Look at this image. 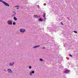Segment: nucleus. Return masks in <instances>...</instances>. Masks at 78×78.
I'll use <instances>...</instances> for the list:
<instances>
[{
	"mask_svg": "<svg viewBox=\"0 0 78 78\" xmlns=\"http://www.w3.org/2000/svg\"><path fill=\"white\" fill-rule=\"evenodd\" d=\"M73 32H74L75 33H77V31H74Z\"/></svg>",
	"mask_w": 78,
	"mask_h": 78,
	"instance_id": "18",
	"label": "nucleus"
},
{
	"mask_svg": "<svg viewBox=\"0 0 78 78\" xmlns=\"http://www.w3.org/2000/svg\"><path fill=\"white\" fill-rule=\"evenodd\" d=\"M44 19H45V20H46V18H44Z\"/></svg>",
	"mask_w": 78,
	"mask_h": 78,
	"instance_id": "24",
	"label": "nucleus"
},
{
	"mask_svg": "<svg viewBox=\"0 0 78 78\" xmlns=\"http://www.w3.org/2000/svg\"><path fill=\"white\" fill-rule=\"evenodd\" d=\"M43 48V49H45V47H43V48Z\"/></svg>",
	"mask_w": 78,
	"mask_h": 78,
	"instance_id": "20",
	"label": "nucleus"
},
{
	"mask_svg": "<svg viewBox=\"0 0 78 78\" xmlns=\"http://www.w3.org/2000/svg\"><path fill=\"white\" fill-rule=\"evenodd\" d=\"M32 74L34 73V71H32L31 73H30V75H31V76L32 75Z\"/></svg>",
	"mask_w": 78,
	"mask_h": 78,
	"instance_id": "10",
	"label": "nucleus"
},
{
	"mask_svg": "<svg viewBox=\"0 0 78 78\" xmlns=\"http://www.w3.org/2000/svg\"><path fill=\"white\" fill-rule=\"evenodd\" d=\"M16 15V13L15 11H13V14H12V17H15Z\"/></svg>",
	"mask_w": 78,
	"mask_h": 78,
	"instance_id": "5",
	"label": "nucleus"
},
{
	"mask_svg": "<svg viewBox=\"0 0 78 78\" xmlns=\"http://www.w3.org/2000/svg\"><path fill=\"white\" fill-rule=\"evenodd\" d=\"M69 56H70L71 57H72L73 56L72 55H70V54H69Z\"/></svg>",
	"mask_w": 78,
	"mask_h": 78,
	"instance_id": "17",
	"label": "nucleus"
},
{
	"mask_svg": "<svg viewBox=\"0 0 78 78\" xmlns=\"http://www.w3.org/2000/svg\"><path fill=\"white\" fill-rule=\"evenodd\" d=\"M38 21H40L41 22H42V21H43V20L41 18H40L38 19Z\"/></svg>",
	"mask_w": 78,
	"mask_h": 78,
	"instance_id": "11",
	"label": "nucleus"
},
{
	"mask_svg": "<svg viewBox=\"0 0 78 78\" xmlns=\"http://www.w3.org/2000/svg\"><path fill=\"white\" fill-rule=\"evenodd\" d=\"M25 29H20V32L21 33H24V32H25Z\"/></svg>",
	"mask_w": 78,
	"mask_h": 78,
	"instance_id": "4",
	"label": "nucleus"
},
{
	"mask_svg": "<svg viewBox=\"0 0 78 78\" xmlns=\"http://www.w3.org/2000/svg\"><path fill=\"white\" fill-rule=\"evenodd\" d=\"M44 22H45V20H44Z\"/></svg>",
	"mask_w": 78,
	"mask_h": 78,
	"instance_id": "25",
	"label": "nucleus"
},
{
	"mask_svg": "<svg viewBox=\"0 0 78 78\" xmlns=\"http://www.w3.org/2000/svg\"><path fill=\"white\" fill-rule=\"evenodd\" d=\"M61 24H62V25H63V23H62V22H61Z\"/></svg>",
	"mask_w": 78,
	"mask_h": 78,
	"instance_id": "22",
	"label": "nucleus"
},
{
	"mask_svg": "<svg viewBox=\"0 0 78 78\" xmlns=\"http://www.w3.org/2000/svg\"><path fill=\"white\" fill-rule=\"evenodd\" d=\"M16 22H13V25H16Z\"/></svg>",
	"mask_w": 78,
	"mask_h": 78,
	"instance_id": "16",
	"label": "nucleus"
},
{
	"mask_svg": "<svg viewBox=\"0 0 78 78\" xmlns=\"http://www.w3.org/2000/svg\"><path fill=\"white\" fill-rule=\"evenodd\" d=\"M40 61H43V59H42V58H40Z\"/></svg>",
	"mask_w": 78,
	"mask_h": 78,
	"instance_id": "14",
	"label": "nucleus"
},
{
	"mask_svg": "<svg viewBox=\"0 0 78 78\" xmlns=\"http://www.w3.org/2000/svg\"><path fill=\"white\" fill-rule=\"evenodd\" d=\"M16 7L17 8L18 7H19V5H16Z\"/></svg>",
	"mask_w": 78,
	"mask_h": 78,
	"instance_id": "21",
	"label": "nucleus"
},
{
	"mask_svg": "<svg viewBox=\"0 0 78 78\" xmlns=\"http://www.w3.org/2000/svg\"><path fill=\"white\" fill-rule=\"evenodd\" d=\"M7 23L8 25H12V21L11 20H8L7 21Z\"/></svg>",
	"mask_w": 78,
	"mask_h": 78,
	"instance_id": "2",
	"label": "nucleus"
},
{
	"mask_svg": "<svg viewBox=\"0 0 78 78\" xmlns=\"http://www.w3.org/2000/svg\"><path fill=\"white\" fill-rule=\"evenodd\" d=\"M0 2H2L5 6H8V7H9V4H8V3L5 2V1H3L2 0H0Z\"/></svg>",
	"mask_w": 78,
	"mask_h": 78,
	"instance_id": "1",
	"label": "nucleus"
},
{
	"mask_svg": "<svg viewBox=\"0 0 78 78\" xmlns=\"http://www.w3.org/2000/svg\"><path fill=\"white\" fill-rule=\"evenodd\" d=\"M69 73V70H66L65 71V73Z\"/></svg>",
	"mask_w": 78,
	"mask_h": 78,
	"instance_id": "9",
	"label": "nucleus"
},
{
	"mask_svg": "<svg viewBox=\"0 0 78 78\" xmlns=\"http://www.w3.org/2000/svg\"><path fill=\"white\" fill-rule=\"evenodd\" d=\"M16 9H19V8L17 7Z\"/></svg>",
	"mask_w": 78,
	"mask_h": 78,
	"instance_id": "23",
	"label": "nucleus"
},
{
	"mask_svg": "<svg viewBox=\"0 0 78 78\" xmlns=\"http://www.w3.org/2000/svg\"><path fill=\"white\" fill-rule=\"evenodd\" d=\"M45 35H46V36L45 35L46 37H47V36H48V34H45Z\"/></svg>",
	"mask_w": 78,
	"mask_h": 78,
	"instance_id": "19",
	"label": "nucleus"
},
{
	"mask_svg": "<svg viewBox=\"0 0 78 78\" xmlns=\"http://www.w3.org/2000/svg\"><path fill=\"white\" fill-rule=\"evenodd\" d=\"M13 19L15 21H17V18H16V16H15L13 17Z\"/></svg>",
	"mask_w": 78,
	"mask_h": 78,
	"instance_id": "12",
	"label": "nucleus"
},
{
	"mask_svg": "<svg viewBox=\"0 0 78 78\" xmlns=\"http://www.w3.org/2000/svg\"><path fill=\"white\" fill-rule=\"evenodd\" d=\"M34 17H35V18H39V17H40V16L39 15L37 16V15H34Z\"/></svg>",
	"mask_w": 78,
	"mask_h": 78,
	"instance_id": "8",
	"label": "nucleus"
},
{
	"mask_svg": "<svg viewBox=\"0 0 78 78\" xmlns=\"http://www.w3.org/2000/svg\"><path fill=\"white\" fill-rule=\"evenodd\" d=\"M43 17H45V13H43Z\"/></svg>",
	"mask_w": 78,
	"mask_h": 78,
	"instance_id": "13",
	"label": "nucleus"
},
{
	"mask_svg": "<svg viewBox=\"0 0 78 78\" xmlns=\"http://www.w3.org/2000/svg\"><path fill=\"white\" fill-rule=\"evenodd\" d=\"M9 64V66H13L14 64V62H10Z\"/></svg>",
	"mask_w": 78,
	"mask_h": 78,
	"instance_id": "6",
	"label": "nucleus"
},
{
	"mask_svg": "<svg viewBox=\"0 0 78 78\" xmlns=\"http://www.w3.org/2000/svg\"><path fill=\"white\" fill-rule=\"evenodd\" d=\"M29 68L30 69H31V68H32V67L31 66H29Z\"/></svg>",
	"mask_w": 78,
	"mask_h": 78,
	"instance_id": "15",
	"label": "nucleus"
},
{
	"mask_svg": "<svg viewBox=\"0 0 78 78\" xmlns=\"http://www.w3.org/2000/svg\"><path fill=\"white\" fill-rule=\"evenodd\" d=\"M40 47V45L35 46L34 47H33V48H38V47Z\"/></svg>",
	"mask_w": 78,
	"mask_h": 78,
	"instance_id": "7",
	"label": "nucleus"
},
{
	"mask_svg": "<svg viewBox=\"0 0 78 78\" xmlns=\"http://www.w3.org/2000/svg\"><path fill=\"white\" fill-rule=\"evenodd\" d=\"M8 73H13V71L11 70V69H8Z\"/></svg>",
	"mask_w": 78,
	"mask_h": 78,
	"instance_id": "3",
	"label": "nucleus"
}]
</instances>
